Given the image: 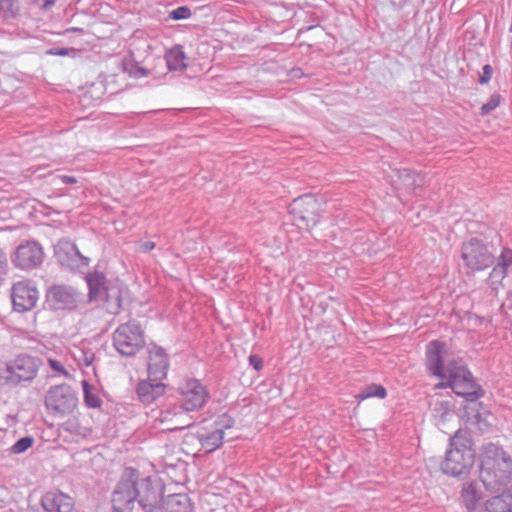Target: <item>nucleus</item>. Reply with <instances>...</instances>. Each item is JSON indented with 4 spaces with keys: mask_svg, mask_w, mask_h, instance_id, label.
<instances>
[{
    "mask_svg": "<svg viewBox=\"0 0 512 512\" xmlns=\"http://www.w3.org/2000/svg\"><path fill=\"white\" fill-rule=\"evenodd\" d=\"M475 458L476 451L473 439L467 432L458 430L449 441L440 469L449 477L465 478L472 471Z\"/></svg>",
    "mask_w": 512,
    "mask_h": 512,
    "instance_id": "3",
    "label": "nucleus"
},
{
    "mask_svg": "<svg viewBox=\"0 0 512 512\" xmlns=\"http://www.w3.org/2000/svg\"><path fill=\"white\" fill-rule=\"evenodd\" d=\"M235 419L223 413L213 422L187 432L182 440V449L186 454H197L200 451L212 453L220 449L225 440V432L234 428Z\"/></svg>",
    "mask_w": 512,
    "mask_h": 512,
    "instance_id": "2",
    "label": "nucleus"
},
{
    "mask_svg": "<svg viewBox=\"0 0 512 512\" xmlns=\"http://www.w3.org/2000/svg\"><path fill=\"white\" fill-rule=\"evenodd\" d=\"M460 502L466 512H485L484 493L477 481H470L463 484L460 491Z\"/></svg>",
    "mask_w": 512,
    "mask_h": 512,
    "instance_id": "17",
    "label": "nucleus"
},
{
    "mask_svg": "<svg viewBox=\"0 0 512 512\" xmlns=\"http://www.w3.org/2000/svg\"><path fill=\"white\" fill-rule=\"evenodd\" d=\"M60 180L64 184H75L77 182V179L73 176L63 175L60 177Z\"/></svg>",
    "mask_w": 512,
    "mask_h": 512,
    "instance_id": "41",
    "label": "nucleus"
},
{
    "mask_svg": "<svg viewBox=\"0 0 512 512\" xmlns=\"http://www.w3.org/2000/svg\"><path fill=\"white\" fill-rule=\"evenodd\" d=\"M11 298L14 310L25 312L36 306L39 291L31 280H22L13 285Z\"/></svg>",
    "mask_w": 512,
    "mask_h": 512,
    "instance_id": "13",
    "label": "nucleus"
},
{
    "mask_svg": "<svg viewBox=\"0 0 512 512\" xmlns=\"http://www.w3.org/2000/svg\"><path fill=\"white\" fill-rule=\"evenodd\" d=\"M446 381H441L436 385V388H450V374L446 371V377L443 379Z\"/></svg>",
    "mask_w": 512,
    "mask_h": 512,
    "instance_id": "40",
    "label": "nucleus"
},
{
    "mask_svg": "<svg viewBox=\"0 0 512 512\" xmlns=\"http://www.w3.org/2000/svg\"><path fill=\"white\" fill-rule=\"evenodd\" d=\"M123 70L126 72L130 77L133 78H143L147 77L151 74L150 71L147 69L141 67L138 63L134 62L132 59H125L122 63Z\"/></svg>",
    "mask_w": 512,
    "mask_h": 512,
    "instance_id": "30",
    "label": "nucleus"
},
{
    "mask_svg": "<svg viewBox=\"0 0 512 512\" xmlns=\"http://www.w3.org/2000/svg\"><path fill=\"white\" fill-rule=\"evenodd\" d=\"M288 212L300 228L310 231L320 222L323 209L319 199L308 193L295 198L289 204Z\"/></svg>",
    "mask_w": 512,
    "mask_h": 512,
    "instance_id": "4",
    "label": "nucleus"
},
{
    "mask_svg": "<svg viewBox=\"0 0 512 512\" xmlns=\"http://www.w3.org/2000/svg\"><path fill=\"white\" fill-rule=\"evenodd\" d=\"M144 248H145L146 251H151V250H153L155 248V243L151 242V241L146 242L144 244Z\"/></svg>",
    "mask_w": 512,
    "mask_h": 512,
    "instance_id": "43",
    "label": "nucleus"
},
{
    "mask_svg": "<svg viewBox=\"0 0 512 512\" xmlns=\"http://www.w3.org/2000/svg\"><path fill=\"white\" fill-rule=\"evenodd\" d=\"M42 506L48 512H73L74 500L60 491H52L42 498Z\"/></svg>",
    "mask_w": 512,
    "mask_h": 512,
    "instance_id": "21",
    "label": "nucleus"
},
{
    "mask_svg": "<svg viewBox=\"0 0 512 512\" xmlns=\"http://www.w3.org/2000/svg\"><path fill=\"white\" fill-rule=\"evenodd\" d=\"M134 469L126 468L112 496L115 512H132L137 502L134 486Z\"/></svg>",
    "mask_w": 512,
    "mask_h": 512,
    "instance_id": "12",
    "label": "nucleus"
},
{
    "mask_svg": "<svg viewBox=\"0 0 512 512\" xmlns=\"http://www.w3.org/2000/svg\"><path fill=\"white\" fill-rule=\"evenodd\" d=\"M43 250L35 242L20 245L14 254L13 263L21 269H31L42 263Z\"/></svg>",
    "mask_w": 512,
    "mask_h": 512,
    "instance_id": "16",
    "label": "nucleus"
},
{
    "mask_svg": "<svg viewBox=\"0 0 512 512\" xmlns=\"http://www.w3.org/2000/svg\"><path fill=\"white\" fill-rule=\"evenodd\" d=\"M89 286L90 299H97L103 292L107 290V282L105 276L100 272H94L86 277Z\"/></svg>",
    "mask_w": 512,
    "mask_h": 512,
    "instance_id": "25",
    "label": "nucleus"
},
{
    "mask_svg": "<svg viewBox=\"0 0 512 512\" xmlns=\"http://www.w3.org/2000/svg\"><path fill=\"white\" fill-rule=\"evenodd\" d=\"M249 363L257 371L262 370L264 366L263 359L259 355H250Z\"/></svg>",
    "mask_w": 512,
    "mask_h": 512,
    "instance_id": "37",
    "label": "nucleus"
},
{
    "mask_svg": "<svg viewBox=\"0 0 512 512\" xmlns=\"http://www.w3.org/2000/svg\"><path fill=\"white\" fill-rule=\"evenodd\" d=\"M496 260V265L493 266L487 278L493 290L503 287V281L508 276L509 268L512 266V248L503 247Z\"/></svg>",
    "mask_w": 512,
    "mask_h": 512,
    "instance_id": "18",
    "label": "nucleus"
},
{
    "mask_svg": "<svg viewBox=\"0 0 512 512\" xmlns=\"http://www.w3.org/2000/svg\"><path fill=\"white\" fill-rule=\"evenodd\" d=\"M175 391L179 404L189 413L202 410L210 400L207 386L193 377L181 378Z\"/></svg>",
    "mask_w": 512,
    "mask_h": 512,
    "instance_id": "5",
    "label": "nucleus"
},
{
    "mask_svg": "<svg viewBox=\"0 0 512 512\" xmlns=\"http://www.w3.org/2000/svg\"><path fill=\"white\" fill-rule=\"evenodd\" d=\"M492 74H493V69L490 65L486 64L483 66V69H482V74L480 75V83L481 84H487L491 78H492Z\"/></svg>",
    "mask_w": 512,
    "mask_h": 512,
    "instance_id": "36",
    "label": "nucleus"
},
{
    "mask_svg": "<svg viewBox=\"0 0 512 512\" xmlns=\"http://www.w3.org/2000/svg\"><path fill=\"white\" fill-rule=\"evenodd\" d=\"M7 260L5 254L0 250V276L5 273Z\"/></svg>",
    "mask_w": 512,
    "mask_h": 512,
    "instance_id": "39",
    "label": "nucleus"
},
{
    "mask_svg": "<svg viewBox=\"0 0 512 512\" xmlns=\"http://www.w3.org/2000/svg\"><path fill=\"white\" fill-rule=\"evenodd\" d=\"M50 296L56 301L62 303H68L72 298L71 293L61 286L53 287L50 290Z\"/></svg>",
    "mask_w": 512,
    "mask_h": 512,
    "instance_id": "31",
    "label": "nucleus"
},
{
    "mask_svg": "<svg viewBox=\"0 0 512 512\" xmlns=\"http://www.w3.org/2000/svg\"><path fill=\"white\" fill-rule=\"evenodd\" d=\"M166 384L162 381H153L149 378L137 385V395L143 404H151L166 393Z\"/></svg>",
    "mask_w": 512,
    "mask_h": 512,
    "instance_id": "22",
    "label": "nucleus"
},
{
    "mask_svg": "<svg viewBox=\"0 0 512 512\" xmlns=\"http://www.w3.org/2000/svg\"><path fill=\"white\" fill-rule=\"evenodd\" d=\"M165 510L166 512H193L189 498L183 494L169 496L165 503Z\"/></svg>",
    "mask_w": 512,
    "mask_h": 512,
    "instance_id": "24",
    "label": "nucleus"
},
{
    "mask_svg": "<svg viewBox=\"0 0 512 512\" xmlns=\"http://www.w3.org/2000/svg\"><path fill=\"white\" fill-rule=\"evenodd\" d=\"M169 369V360L165 351L158 346L152 347L148 353V378L153 381H162L166 378Z\"/></svg>",
    "mask_w": 512,
    "mask_h": 512,
    "instance_id": "19",
    "label": "nucleus"
},
{
    "mask_svg": "<svg viewBox=\"0 0 512 512\" xmlns=\"http://www.w3.org/2000/svg\"><path fill=\"white\" fill-rule=\"evenodd\" d=\"M448 345L442 340H432L426 346L425 357L426 367L430 374L439 379L446 377V369L444 366V355L447 354Z\"/></svg>",
    "mask_w": 512,
    "mask_h": 512,
    "instance_id": "14",
    "label": "nucleus"
},
{
    "mask_svg": "<svg viewBox=\"0 0 512 512\" xmlns=\"http://www.w3.org/2000/svg\"><path fill=\"white\" fill-rule=\"evenodd\" d=\"M82 387L84 390V402L90 408H99L102 401L96 392V389L88 383V381H82Z\"/></svg>",
    "mask_w": 512,
    "mask_h": 512,
    "instance_id": "29",
    "label": "nucleus"
},
{
    "mask_svg": "<svg viewBox=\"0 0 512 512\" xmlns=\"http://www.w3.org/2000/svg\"><path fill=\"white\" fill-rule=\"evenodd\" d=\"M34 4L42 7L43 9H48L55 4L56 0H32Z\"/></svg>",
    "mask_w": 512,
    "mask_h": 512,
    "instance_id": "38",
    "label": "nucleus"
},
{
    "mask_svg": "<svg viewBox=\"0 0 512 512\" xmlns=\"http://www.w3.org/2000/svg\"><path fill=\"white\" fill-rule=\"evenodd\" d=\"M478 462L479 478L487 490L500 491L512 480V457L501 446L483 445Z\"/></svg>",
    "mask_w": 512,
    "mask_h": 512,
    "instance_id": "1",
    "label": "nucleus"
},
{
    "mask_svg": "<svg viewBox=\"0 0 512 512\" xmlns=\"http://www.w3.org/2000/svg\"><path fill=\"white\" fill-rule=\"evenodd\" d=\"M166 65L169 70H183L186 68V56L179 48H173L166 54Z\"/></svg>",
    "mask_w": 512,
    "mask_h": 512,
    "instance_id": "27",
    "label": "nucleus"
},
{
    "mask_svg": "<svg viewBox=\"0 0 512 512\" xmlns=\"http://www.w3.org/2000/svg\"><path fill=\"white\" fill-rule=\"evenodd\" d=\"M461 259L471 273L483 272L492 267L495 256L482 240L472 238L461 246Z\"/></svg>",
    "mask_w": 512,
    "mask_h": 512,
    "instance_id": "8",
    "label": "nucleus"
},
{
    "mask_svg": "<svg viewBox=\"0 0 512 512\" xmlns=\"http://www.w3.org/2000/svg\"><path fill=\"white\" fill-rule=\"evenodd\" d=\"M506 497L508 498L510 512H512V485L506 488Z\"/></svg>",
    "mask_w": 512,
    "mask_h": 512,
    "instance_id": "42",
    "label": "nucleus"
},
{
    "mask_svg": "<svg viewBox=\"0 0 512 512\" xmlns=\"http://www.w3.org/2000/svg\"><path fill=\"white\" fill-rule=\"evenodd\" d=\"M191 16V10L187 6H180L170 13L173 20L188 19Z\"/></svg>",
    "mask_w": 512,
    "mask_h": 512,
    "instance_id": "35",
    "label": "nucleus"
},
{
    "mask_svg": "<svg viewBox=\"0 0 512 512\" xmlns=\"http://www.w3.org/2000/svg\"><path fill=\"white\" fill-rule=\"evenodd\" d=\"M387 396V391L385 387L379 384H370L366 386L360 393H358L355 398L359 401H364L369 398H379L384 399Z\"/></svg>",
    "mask_w": 512,
    "mask_h": 512,
    "instance_id": "28",
    "label": "nucleus"
},
{
    "mask_svg": "<svg viewBox=\"0 0 512 512\" xmlns=\"http://www.w3.org/2000/svg\"><path fill=\"white\" fill-rule=\"evenodd\" d=\"M40 360L27 353H21L8 361L0 370L5 380L12 384L33 380L40 367Z\"/></svg>",
    "mask_w": 512,
    "mask_h": 512,
    "instance_id": "10",
    "label": "nucleus"
},
{
    "mask_svg": "<svg viewBox=\"0 0 512 512\" xmlns=\"http://www.w3.org/2000/svg\"><path fill=\"white\" fill-rule=\"evenodd\" d=\"M33 444V439L30 437H24L19 439L12 447L11 452L14 454H20L29 449Z\"/></svg>",
    "mask_w": 512,
    "mask_h": 512,
    "instance_id": "33",
    "label": "nucleus"
},
{
    "mask_svg": "<svg viewBox=\"0 0 512 512\" xmlns=\"http://www.w3.org/2000/svg\"><path fill=\"white\" fill-rule=\"evenodd\" d=\"M502 490L500 494L485 501L483 506L485 512H510L506 489Z\"/></svg>",
    "mask_w": 512,
    "mask_h": 512,
    "instance_id": "26",
    "label": "nucleus"
},
{
    "mask_svg": "<svg viewBox=\"0 0 512 512\" xmlns=\"http://www.w3.org/2000/svg\"><path fill=\"white\" fill-rule=\"evenodd\" d=\"M188 413L180 404L172 405L162 409L155 421L163 430L175 431L190 425L191 418Z\"/></svg>",
    "mask_w": 512,
    "mask_h": 512,
    "instance_id": "15",
    "label": "nucleus"
},
{
    "mask_svg": "<svg viewBox=\"0 0 512 512\" xmlns=\"http://www.w3.org/2000/svg\"><path fill=\"white\" fill-rule=\"evenodd\" d=\"M450 374V388L459 396L478 399L484 392L478 385L466 365L458 360H451L447 365Z\"/></svg>",
    "mask_w": 512,
    "mask_h": 512,
    "instance_id": "9",
    "label": "nucleus"
},
{
    "mask_svg": "<svg viewBox=\"0 0 512 512\" xmlns=\"http://www.w3.org/2000/svg\"><path fill=\"white\" fill-rule=\"evenodd\" d=\"M134 486L139 505L152 511L159 507L163 500L164 485L157 476H143L134 469Z\"/></svg>",
    "mask_w": 512,
    "mask_h": 512,
    "instance_id": "7",
    "label": "nucleus"
},
{
    "mask_svg": "<svg viewBox=\"0 0 512 512\" xmlns=\"http://www.w3.org/2000/svg\"><path fill=\"white\" fill-rule=\"evenodd\" d=\"M501 95L500 94H493L489 101L487 103H485L484 105H482L481 107V114L482 115H487L489 114L491 111H493L494 109H496L500 103H501Z\"/></svg>",
    "mask_w": 512,
    "mask_h": 512,
    "instance_id": "32",
    "label": "nucleus"
},
{
    "mask_svg": "<svg viewBox=\"0 0 512 512\" xmlns=\"http://www.w3.org/2000/svg\"><path fill=\"white\" fill-rule=\"evenodd\" d=\"M125 291V286L121 283H111L108 285L106 294V302L108 304V308L112 312H117L121 308L122 297Z\"/></svg>",
    "mask_w": 512,
    "mask_h": 512,
    "instance_id": "23",
    "label": "nucleus"
},
{
    "mask_svg": "<svg viewBox=\"0 0 512 512\" xmlns=\"http://www.w3.org/2000/svg\"><path fill=\"white\" fill-rule=\"evenodd\" d=\"M48 365L50 368L59 376H64L66 378L70 377V373L68 370L64 367V364L61 361H58L53 358L47 359Z\"/></svg>",
    "mask_w": 512,
    "mask_h": 512,
    "instance_id": "34",
    "label": "nucleus"
},
{
    "mask_svg": "<svg viewBox=\"0 0 512 512\" xmlns=\"http://www.w3.org/2000/svg\"><path fill=\"white\" fill-rule=\"evenodd\" d=\"M113 346L125 357L135 356L145 346V335L142 327L135 322L121 324L113 333Z\"/></svg>",
    "mask_w": 512,
    "mask_h": 512,
    "instance_id": "6",
    "label": "nucleus"
},
{
    "mask_svg": "<svg viewBox=\"0 0 512 512\" xmlns=\"http://www.w3.org/2000/svg\"><path fill=\"white\" fill-rule=\"evenodd\" d=\"M55 54L66 56V55H68V51H67V49H61L60 51L56 52Z\"/></svg>",
    "mask_w": 512,
    "mask_h": 512,
    "instance_id": "44",
    "label": "nucleus"
},
{
    "mask_svg": "<svg viewBox=\"0 0 512 512\" xmlns=\"http://www.w3.org/2000/svg\"><path fill=\"white\" fill-rule=\"evenodd\" d=\"M424 177L414 170H401L397 172L394 187L397 191L410 195H418L423 189Z\"/></svg>",
    "mask_w": 512,
    "mask_h": 512,
    "instance_id": "20",
    "label": "nucleus"
},
{
    "mask_svg": "<svg viewBox=\"0 0 512 512\" xmlns=\"http://www.w3.org/2000/svg\"><path fill=\"white\" fill-rule=\"evenodd\" d=\"M77 405V395L67 384L51 386L45 394V406L53 415H68L77 408Z\"/></svg>",
    "mask_w": 512,
    "mask_h": 512,
    "instance_id": "11",
    "label": "nucleus"
}]
</instances>
